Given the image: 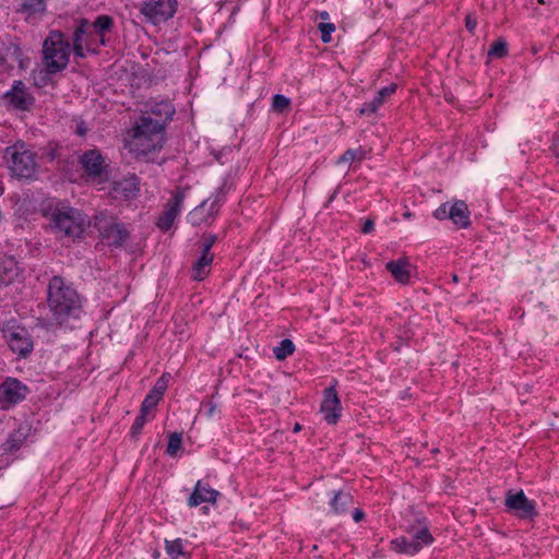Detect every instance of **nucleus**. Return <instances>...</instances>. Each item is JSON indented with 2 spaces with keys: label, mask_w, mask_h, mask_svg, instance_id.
I'll return each mask as SVG.
<instances>
[{
  "label": "nucleus",
  "mask_w": 559,
  "mask_h": 559,
  "mask_svg": "<svg viewBox=\"0 0 559 559\" xmlns=\"http://www.w3.org/2000/svg\"><path fill=\"white\" fill-rule=\"evenodd\" d=\"M47 304L53 320L62 324L70 318H78L82 301L76 290L61 276H53L47 288Z\"/></svg>",
  "instance_id": "1"
},
{
  "label": "nucleus",
  "mask_w": 559,
  "mask_h": 559,
  "mask_svg": "<svg viewBox=\"0 0 559 559\" xmlns=\"http://www.w3.org/2000/svg\"><path fill=\"white\" fill-rule=\"evenodd\" d=\"M165 142V129L160 122H152V117L141 115L132 128L130 151L136 157L148 158L159 151Z\"/></svg>",
  "instance_id": "2"
},
{
  "label": "nucleus",
  "mask_w": 559,
  "mask_h": 559,
  "mask_svg": "<svg viewBox=\"0 0 559 559\" xmlns=\"http://www.w3.org/2000/svg\"><path fill=\"white\" fill-rule=\"evenodd\" d=\"M88 222L78 209L58 204L50 214V226L59 238H80Z\"/></svg>",
  "instance_id": "3"
},
{
  "label": "nucleus",
  "mask_w": 559,
  "mask_h": 559,
  "mask_svg": "<svg viewBox=\"0 0 559 559\" xmlns=\"http://www.w3.org/2000/svg\"><path fill=\"white\" fill-rule=\"evenodd\" d=\"M70 44L59 31H52L43 44V66L48 74L64 70L69 63Z\"/></svg>",
  "instance_id": "4"
},
{
  "label": "nucleus",
  "mask_w": 559,
  "mask_h": 559,
  "mask_svg": "<svg viewBox=\"0 0 559 559\" xmlns=\"http://www.w3.org/2000/svg\"><path fill=\"white\" fill-rule=\"evenodd\" d=\"M4 158L10 164L12 174L21 179H33L37 173V162L34 152L24 142H16L4 150Z\"/></svg>",
  "instance_id": "5"
},
{
  "label": "nucleus",
  "mask_w": 559,
  "mask_h": 559,
  "mask_svg": "<svg viewBox=\"0 0 559 559\" xmlns=\"http://www.w3.org/2000/svg\"><path fill=\"white\" fill-rule=\"evenodd\" d=\"M504 508L506 512L513 514L520 520L532 522L538 516L536 502L530 500L522 489L518 491L514 489L507 490Z\"/></svg>",
  "instance_id": "6"
},
{
  "label": "nucleus",
  "mask_w": 559,
  "mask_h": 559,
  "mask_svg": "<svg viewBox=\"0 0 559 559\" xmlns=\"http://www.w3.org/2000/svg\"><path fill=\"white\" fill-rule=\"evenodd\" d=\"M2 333L10 349L19 358H27L32 354L34 342L27 329L20 325L5 324Z\"/></svg>",
  "instance_id": "7"
},
{
  "label": "nucleus",
  "mask_w": 559,
  "mask_h": 559,
  "mask_svg": "<svg viewBox=\"0 0 559 559\" xmlns=\"http://www.w3.org/2000/svg\"><path fill=\"white\" fill-rule=\"evenodd\" d=\"M94 225L110 245L120 247L129 238L126 226L106 213L97 214L94 218Z\"/></svg>",
  "instance_id": "8"
},
{
  "label": "nucleus",
  "mask_w": 559,
  "mask_h": 559,
  "mask_svg": "<svg viewBox=\"0 0 559 559\" xmlns=\"http://www.w3.org/2000/svg\"><path fill=\"white\" fill-rule=\"evenodd\" d=\"M177 0H145L140 12L154 25L171 19L177 11Z\"/></svg>",
  "instance_id": "9"
},
{
  "label": "nucleus",
  "mask_w": 559,
  "mask_h": 559,
  "mask_svg": "<svg viewBox=\"0 0 559 559\" xmlns=\"http://www.w3.org/2000/svg\"><path fill=\"white\" fill-rule=\"evenodd\" d=\"M187 195V189L182 187H178L171 198L167 201L165 205V210L162 215L157 218L156 226L163 230L167 231L171 228L175 219L181 212L183 201Z\"/></svg>",
  "instance_id": "10"
},
{
  "label": "nucleus",
  "mask_w": 559,
  "mask_h": 559,
  "mask_svg": "<svg viewBox=\"0 0 559 559\" xmlns=\"http://www.w3.org/2000/svg\"><path fill=\"white\" fill-rule=\"evenodd\" d=\"M28 388L15 378H7L0 383V408L9 409L23 401Z\"/></svg>",
  "instance_id": "11"
},
{
  "label": "nucleus",
  "mask_w": 559,
  "mask_h": 559,
  "mask_svg": "<svg viewBox=\"0 0 559 559\" xmlns=\"http://www.w3.org/2000/svg\"><path fill=\"white\" fill-rule=\"evenodd\" d=\"M2 99L9 107L22 111L29 110L35 100L21 80L13 82L11 88L3 94Z\"/></svg>",
  "instance_id": "12"
},
{
  "label": "nucleus",
  "mask_w": 559,
  "mask_h": 559,
  "mask_svg": "<svg viewBox=\"0 0 559 559\" xmlns=\"http://www.w3.org/2000/svg\"><path fill=\"white\" fill-rule=\"evenodd\" d=\"M29 59L24 58L19 45L10 43L0 49V67L3 71L14 69L25 70L28 67Z\"/></svg>",
  "instance_id": "13"
},
{
  "label": "nucleus",
  "mask_w": 559,
  "mask_h": 559,
  "mask_svg": "<svg viewBox=\"0 0 559 559\" xmlns=\"http://www.w3.org/2000/svg\"><path fill=\"white\" fill-rule=\"evenodd\" d=\"M140 181L135 175H129L120 180L114 181L111 195L116 200L129 201L138 197Z\"/></svg>",
  "instance_id": "14"
},
{
  "label": "nucleus",
  "mask_w": 559,
  "mask_h": 559,
  "mask_svg": "<svg viewBox=\"0 0 559 559\" xmlns=\"http://www.w3.org/2000/svg\"><path fill=\"white\" fill-rule=\"evenodd\" d=\"M341 403L337 393L333 386L324 390L323 401L321 403V413L328 424H336L341 416Z\"/></svg>",
  "instance_id": "15"
},
{
  "label": "nucleus",
  "mask_w": 559,
  "mask_h": 559,
  "mask_svg": "<svg viewBox=\"0 0 559 559\" xmlns=\"http://www.w3.org/2000/svg\"><path fill=\"white\" fill-rule=\"evenodd\" d=\"M218 495L217 490L211 488L202 480H198L194 490L188 499V506L194 508L203 502L215 503Z\"/></svg>",
  "instance_id": "16"
},
{
  "label": "nucleus",
  "mask_w": 559,
  "mask_h": 559,
  "mask_svg": "<svg viewBox=\"0 0 559 559\" xmlns=\"http://www.w3.org/2000/svg\"><path fill=\"white\" fill-rule=\"evenodd\" d=\"M175 107L169 100H160L151 106L150 110L143 115L151 116L152 122H160L165 129L167 122L173 119Z\"/></svg>",
  "instance_id": "17"
},
{
  "label": "nucleus",
  "mask_w": 559,
  "mask_h": 559,
  "mask_svg": "<svg viewBox=\"0 0 559 559\" xmlns=\"http://www.w3.org/2000/svg\"><path fill=\"white\" fill-rule=\"evenodd\" d=\"M46 11V0H21L19 12L25 20L35 23L44 16Z\"/></svg>",
  "instance_id": "18"
},
{
  "label": "nucleus",
  "mask_w": 559,
  "mask_h": 559,
  "mask_svg": "<svg viewBox=\"0 0 559 559\" xmlns=\"http://www.w3.org/2000/svg\"><path fill=\"white\" fill-rule=\"evenodd\" d=\"M82 167L88 176L97 177L104 170V159L102 154L96 150L85 152L80 160Z\"/></svg>",
  "instance_id": "19"
},
{
  "label": "nucleus",
  "mask_w": 559,
  "mask_h": 559,
  "mask_svg": "<svg viewBox=\"0 0 559 559\" xmlns=\"http://www.w3.org/2000/svg\"><path fill=\"white\" fill-rule=\"evenodd\" d=\"M397 90L396 83H391L388 86L382 87L378 91L377 95L369 103L364 104L359 109V115H371L374 114L384 103L385 98L393 95Z\"/></svg>",
  "instance_id": "20"
},
{
  "label": "nucleus",
  "mask_w": 559,
  "mask_h": 559,
  "mask_svg": "<svg viewBox=\"0 0 559 559\" xmlns=\"http://www.w3.org/2000/svg\"><path fill=\"white\" fill-rule=\"evenodd\" d=\"M471 212L465 201L457 200L449 209V218L461 228H468L472 224L469 219Z\"/></svg>",
  "instance_id": "21"
},
{
  "label": "nucleus",
  "mask_w": 559,
  "mask_h": 559,
  "mask_svg": "<svg viewBox=\"0 0 559 559\" xmlns=\"http://www.w3.org/2000/svg\"><path fill=\"white\" fill-rule=\"evenodd\" d=\"M411 264L406 258L391 260L385 264V269L391 273L392 277L401 284H407L411 278Z\"/></svg>",
  "instance_id": "22"
},
{
  "label": "nucleus",
  "mask_w": 559,
  "mask_h": 559,
  "mask_svg": "<svg viewBox=\"0 0 559 559\" xmlns=\"http://www.w3.org/2000/svg\"><path fill=\"white\" fill-rule=\"evenodd\" d=\"M213 259L212 252L201 251V257L192 265L191 277L194 281H203L210 273Z\"/></svg>",
  "instance_id": "23"
},
{
  "label": "nucleus",
  "mask_w": 559,
  "mask_h": 559,
  "mask_svg": "<svg viewBox=\"0 0 559 559\" xmlns=\"http://www.w3.org/2000/svg\"><path fill=\"white\" fill-rule=\"evenodd\" d=\"M392 549L400 554L414 556L421 549V543L407 538L405 536L397 537L391 542Z\"/></svg>",
  "instance_id": "24"
},
{
  "label": "nucleus",
  "mask_w": 559,
  "mask_h": 559,
  "mask_svg": "<svg viewBox=\"0 0 559 559\" xmlns=\"http://www.w3.org/2000/svg\"><path fill=\"white\" fill-rule=\"evenodd\" d=\"M90 23L86 19H81L79 25L73 34V44H84L87 51H95V41L92 35L87 33Z\"/></svg>",
  "instance_id": "25"
},
{
  "label": "nucleus",
  "mask_w": 559,
  "mask_h": 559,
  "mask_svg": "<svg viewBox=\"0 0 559 559\" xmlns=\"http://www.w3.org/2000/svg\"><path fill=\"white\" fill-rule=\"evenodd\" d=\"M209 200L203 201L200 205L194 207L188 214V222L193 226H200L202 224H210L215 215H210V210L207 206Z\"/></svg>",
  "instance_id": "26"
},
{
  "label": "nucleus",
  "mask_w": 559,
  "mask_h": 559,
  "mask_svg": "<svg viewBox=\"0 0 559 559\" xmlns=\"http://www.w3.org/2000/svg\"><path fill=\"white\" fill-rule=\"evenodd\" d=\"M96 35L99 36L100 45H106L105 34L114 27V19L110 15H99L92 24Z\"/></svg>",
  "instance_id": "27"
},
{
  "label": "nucleus",
  "mask_w": 559,
  "mask_h": 559,
  "mask_svg": "<svg viewBox=\"0 0 559 559\" xmlns=\"http://www.w3.org/2000/svg\"><path fill=\"white\" fill-rule=\"evenodd\" d=\"M26 439V432L23 428H17L9 435L2 444L4 452L13 453L17 451Z\"/></svg>",
  "instance_id": "28"
},
{
  "label": "nucleus",
  "mask_w": 559,
  "mask_h": 559,
  "mask_svg": "<svg viewBox=\"0 0 559 559\" xmlns=\"http://www.w3.org/2000/svg\"><path fill=\"white\" fill-rule=\"evenodd\" d=\"M185 544L186 542L181 538L165 540L166 554L170 559H178L180 556L185 555Z\"/></svg>",
  "instance_id": "29"
},
{
  "label": "nucleus",
  "mask_w": 559,
  "mask_h": 559,
  "mask_svg": "<svg viewBox=\"0 0 559 559\" xmlns=\"http://www.w3.org/2000/svg\"><path fill=\"white\" fill-rule=\"evenodd\" d=\"M294 352L295 345L288 338L282 340L278 346H275L273 348L274 356L276 357L277 360L286 359L288 356L293 355Z\"/></svg>",
  "instance_id": "30"
},
{
  "label": "nucleus",
  "mask_w": 559,
  "mask_h": 559,
  "mask_svg": "<svg viewBox=\"0 0 559 559\" xmlns=\"http://www.w3.org/2000/svg\"><path fill=\"white\" fill-rule=\"evenodd\" d=\"M207 200L210 201L211 198L207 199ZM225 200H226V191H225V187L222 186L212 195V201H211V203L209 205L210 215H215L216 216V214L219 211V207L223 205Z\"/></svg>",
  "instance_id": "31"
},
{
  "label": "nucleus",
  "mask_w": 559,
  "mask_h": 559,
  "mask_svg": "<svg viewBox=\"0 0 559 559\" xmlns=\"http://www.w3.org/2000/svg\"><path fill=\"white\" fill-rule=\"evenodd\" d=\"M207 200L210 201L211 198L207 199ZM225 200H226V191H225V187L222 186L212 195V201H211V203L209 205L210 215H215L216 216V214L219 211V207L223 205Z\"/></svg>",
  "instance_id": "32"
},
{
  "label": "nucleus",
  "mask_w": 559,
  "mask_h": 559,
  "mask_svg": "<svg viewBox=\"0 0 559 559\" xmlns=\"http://www.w3.org/2000/svg\"><path fill=\"white\" fill-rule=\"evenodd\" d=\"M488 56L492 58H504L508 56V43L504 38H499L492 43L488 50Z\"/></svg>",
  "instance_id": "33"
},
{
  "label": "nucleus",
  "mask_w": 559,
  "mask_h": 559,
  "mask_svg": "<svg viewBox=\"0 0 559 559\" xmlns=\"http://www.w3.org/2000/svg\"><path fill=\"white\" fill-rule=\"evenodd\" d=\"M182 444L181 433L174 432L169 436L166 453L174 456L177 454Z\"/></svg>",
  "instance_id": "34"
},
{
  "label": "nucleus",
  "mask_w": 559,
  "mask_h": 559,
  "mask_svg": "<svg viewBox=\"0 0 559 559\" xmlns=\"http://www.w3.org/2000/svg\"><path fill=\"white\" fill-rule=\"evenodd\" d=\"M170 376L168 373H164L155 383L154 388L150 391V393L154 394L155 396L162 399L167 385H168V378Z\"/></svg>",
  "instance_id": "35"
},
{
  "label": "nucleus",
  "mask_w": 559,
  "mask_h": 559,
  "mask_svg": "<svg viewBox=\"0 0 559 559\" xmlns=\"http://www.w3.org/2000/svg\"><path fill=\"white\" fill-rule=\"evenodd\" d=\"M160 401L159 397L155 396L154 394L150 393L145 396L144 401L141 405V414L147 415V413L156 407L158 402Z\"/></svg>",
  "instance_id": "36"
},
{
  "label": "nucleus",
  "mask_w": 559,
  "mask_h": 559,
  "mask_svg": "<svg viewBox=\"0 0 559 559\" xmlns=\"http://www.w3.org/2000/svg\"><path fill=\"white\" fill-rule=\"evenodd\" d=\"M414 540H418L423 545H430L433 543V537L427 526L421 527L413 535Z\"/></svg>",
  "instance_id": "37"
},
{
  "label": "nucleus",
  "mask_w": 559,
  "mask_h": 559,
  "mask_svg": "<svg viewBox=\"0 0 559 559\" xmlns=\"http://www.w3.org/2000/svg\"><path fill=\"white\" fill-rule=\"evenodd\" d=\"M290 100L288 97L276 94L273 96L272 107L277 112H283L289 107Z\"/></svg>",
  "instance_id": "38"
},
{
  "label": "nucleus",
  "mask_w": 559,
  "mask_h": 559,
  "mask_svg": "<svg viewBox=\"0 0 559 559\" xmlns=\"http://www.w3.org/2000/svg\"><path fill=\"white\" fill-rule=\"evenodd\" d=\"M319 31L321 32V40L323 43L331 41V34L335 31V26L332 23H320Z\"/></svg>",
  "instance_id": "39"
},
{
  "label": "nucleus",
  "mask_w": 559,
  "mask_h": 559,
  "mask_svg": "<svg viewBox=\"0 0 559 559\" xmlns=\"http://www.w3.org/2000/svg\"><path fill=\"white\" fill-rule=\"evenodd\" d=\"M145 423H146V415L140 413V415H138L133 421V425L131 427V435L133 437L140 435Z\"/></svg>",
  "instance_id": "40"
},
{
  "label": "nucleus",
  "mask_w": 559,
  "mask_h": 559,
  "mask_svg": "<svg viewBox=\"0 0 559 559\" xmlns=\"http://www.w3.org/2000/svg\"><path fill=\"white\" fill-rule=\"evenodd\" d=\"M217 237L215 235H204L202 237L201 251L211 252L213 245L215 243Z\"/></svg>",
  "instance_id": "41"
},
{
  "label": "nucleus",
  "mask_w": 559,
  "mask_h": 559,
  "mask_svg": "<svg viewBox=\"0 0 559 559\" xmlns=\"http://www.w3.org/2000/svg\"><path fill=\"white\" fill-rule=\"evenodd\" d=\"M201 412H204L205 416L211 418L217 413V405L212 401L202 404Z\"/></svg>",
  "instance_id": "42"
},
{
  "label": "nucleus",
  "mask_w": 559,
  "mask_h": 559,
  "mask_svg": "<svg viewBox=\"0 0 559 559\" xmlns=\"http://www.w3.org/2000/svg\"><path fill=\"white\" fill-rule=\"evenodd\" d=\"M370 153V151H367L359 146L357 150H352V164L355 162H360L365 158H367V155Z\"/></svg>",
  "instance_id": "43"
},
{
  "label": "nucleus",
  "mask_w": 559,
  "mask_h": 559,
  "mask_svg": "<svg viewBox=\"0 0 559 559\" xmlns=\"http://www.w3.org/2000/svg\"><path fill=\"white\" fill-rule=\"evenodd\" d=\"M449 204L448 203H442L435 212H433V216L437 218V219H445V218H449L448 216V212H449Z\"/></svg>",
  "instance_id": "44"
},
{
  "label": "nucleus",
  "mask_w": 559,
  "mask_h": 559,
  "mask_svg": "<svg viewBox=\"0 0 559 559\" xmlns=\"http://www.w3.org/2000/svg\"><path fill=\"white\" fill-rule=\"evenodd\" d=\"M477 26V20L473 14H467L465 16V27L471 33L474 34V31Z\"/></svg>",
  "instance_id": "45"
},
{
  "label": "nucleus",
  "mask_w": 559,
  "mask_h": 559,
  "mask_svg": "<svg viewBox=\"0 0 559 559\" xmlns=\"http://www.w3.org/2000/svg\"><path fill=\"white\" fill-rule=\"evenodd\" d=\"M374 229V219L372 217H368L364 219L361 225L362 234H370Z\"/></svg>",
  "instance_id": "46"
},
{
  "label": "nucleus",
  "mask_w": 559,
  "mask_h": 559,
  "mask_svg": "<svg viewBox=\"0 0 559 559\" xmlns=\"http://www.w3.org/2000/svg\"><path fill=\"white\" fill-rule=\"evenodd\" d=\"M340 497H341V492H335L334 493V497L331 501V507L333 508V510L338 513V512H344L345 511V508H340L338 504H340Z\"/></svg>",
  "instance_id": "47"
},
{
  "label": "nucleus",
  "mask_w": 559,
  "mask_h": 559,
  "mask_svg": "<svg viewBox=\"0 0 559 559\" xmlns=\"http://www.w3.org/2000/svg\"><path fill=\"white\" fill-rule=\"evenodd\" d=\"M352 518L355 522H361L366 518V513L361 508H355L352 512Z\"/></svg>",
  "instance_id": "48"
},
{
  "label": "nucleus",
  "mask_w": 559,
  "mask_h": 559,
  "mask_svg": "<svg viewBox=\"0 0 559 559\" xmlns=\"http://www.w3.org/2000/svg\"><path fill=\"white\" fill-rule=\"evenodd\" d=\"M86 47L84 44H73V52L75 57L78 58H84L85 57V50Z\"/></svg>",
  "instance_id": "49"
},
{
  "label": "nucleus",
  "mask_w": 559,
  "mask_h": 559,
  "mask_svg": "<svg viewBox=\"0 0 559 559\" xmlns=\"http://www.w3.org/2000/svg\"><path fill=\"white\" fill-rule=\"evenodd\" d=\"M551 151L554 152V155L556 156L559 164V135H554Z\"/></svg>",
  "instance_id": "50"
},
{
  "label": "nucleus",
  "mask_w": 559,
  "mask_h": 559,
  "mask_svg": "<svg viewBox=\"0 0 559 559\" xmlns=\"http://www.w3.org/2000/svg\"><path fill=\"white\" fill-rule=\"evenodd\" d=\"M0 264H2L5 270H12V267L15 265L12 259H3L0 261Z\"/></svg>",
  "instance_id": "51"
},
{
  "label": "nucleus",
  "mask_w": 559,
  "mask_h": 559,
  "mask_svg": "<svg viewBox=\"0 0 559 559\" xmlns=\"http://www.w3.org/2000/svg\"><path fill=\"white\" fill-rule=\"evenodd\" d=\"M320 16H321L323 20H326V19H329V13H328V12H325V11H323V12H321V13H320Z\"/></svg>",
  "instance_id": "52"
},
{
  "label": "nucleus",
  "mask_w": 559,
  "mask_h": 559,
  "mask_svg": "<svg viewBox=\"0 0 559 559\" xmlns=\"http://www.w3.org/2000/svg\"><path fill=\"white\" fill-rule=\"evenodd\" d=\"M403 216H404L405 218H409V217L412 216V213L407 211V212H405V213L403 214Z\"/></svg>",
  "instance_id": "53"
},
{
  "label": "nucleus",
  "mask_w": 559,
  "mask_h": 559,
  "mask_svg": "<svg viewBox=\"0 0 559 559\" xmlns=\"http://www.w3.org/2000/svg\"><path fill=\"white\" fill-rule=\"evenodd\" d=\"M401 345H402V342H399V344H396V345L394 346V349H395V350H400Z\"/></svg>",
  "instance_id": "54"
},
{
  "label": "nucleus",
  "mask_w": 559,
  "mask_h": 559,
  "mask_svg": "<svg viewBox=\"0 0 559 559\" xmlns=\"http://www.w3.org/2000/svg\"><path fill=\"white\" fill-rule=\"evenodd\" d=\"M347 154H348V151H347V152H345V153L341 156V160H345V159H346Z\"/></svg>",
  "instance_id": "55"
},
{
  "label": "nucleus",
  "mask_w": 559,
  "mask_h": 559,
  "mask_svg": "<svg viewBox=\"0 0 559 559\" xmlns=\"http://www.w3.org/2000/svg\"><path fill=\"white\" fill-rule=\"evenodd\" d=\"M299 429H300V427H299V425L297 424V425L295 426L294 430H295V431H297V430H299Z\"/></svg>",
  "instance_id": "56"
},
{
  "label": "nucleus",
  "mask_w": 559,
  "mask_h": 559,
  "mask_svg": "<svg viewBox=\"0 0 559 559\" xmlns=\"http://www.w3.org/2000/svg\"><path fill=\"white\" fill-rule=\"evenodd\" d=\"M538 2H539V3H542V4H545V3H546V1H545V0H538Z\"/></svg>",
  "instance_id": "57"
},
{
  "label": "nucleus",
  "mask_w": 559,
  "mask_h": 559,
  "mask_svg": "<svg viewBox=\"0 0 559 559\" xmlns=\"http://www.w3.org/2000/svg\"><path fill=\"white\" fill-rule=\"evenodd\" d=\"M453 281L457 282V275H453Z\"/></svg>",
  "instance_id": "58"
}]
</instances>
